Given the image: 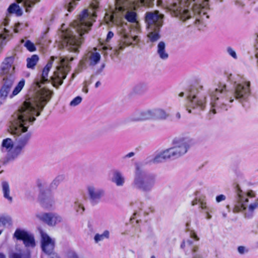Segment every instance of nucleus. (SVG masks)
I'll list each match as a JSON object with an SVG mask.
<instances>
[{"mask_svg": "<svg viewBox=\"0 0 258 258\" xmlns=\"http://www.w3.org/2000/svg\"><path fill=\"white\" fill-rule=\"evenodd\" d=\"M51 97L49 90L41 89L36 98L26 99L13 115L14 119L10 130L11 134L15 137V141L28 144L31 134L28 132V128L36 120L35 116L40 115V112Z\"/></svg>", "mask_w": 258, "mask_h": 258, "instance_id": "nucleus-1", "label": "nucleus"}, {"mask_svg": "<svg viewBox=\"0 0 258 258\" xmlns=\"http://www.w3.org/2000/svg\"><path fill=\"white\" fill-rule=\"evenodd\" d=\"M250 82L234 81L231 91L226 90L225 84H220L217 88L210 91L211 109L210 111L216 114L217 111L227 110L231 107V103L234 99L240 103L248 101L251 95Z\"/></svg>", "mask_w": 258, "mask_h": 258, "instance_id": "nucleus-2", "label": "nucleus"}, {"mask_svg": "<svg viewBox=\"0 0 258 258\" xmlns=\"http://www.w3.org/2000/svg\"><path fill=\"white\" fill-rule=\"evenodd\" d=\"M100 0H93L90 8L84 10L78 15L77 19L71 23V29L63 34V45H66L70 52H79L82 43L83 35L87 33L96 17V10L99 8Z\"/></svg>", "mask_w": 258, "mask_h": 258, "instance_id": "nucleus-3", "label": "nucleus"}, {"mask_svg": "<svg viewBox=\"0 0 258 258\" xmlns=\"http://www.w3.org/2000/svg\"><path fill=\"white\" fill-rule=\"evenodd\" d=\"M167 9L172 16L182 21L195 18L194 23L197 25H205L204 22L209 18V0H204L202 3L199 0H176Z\"/></svg>", "mask_w": 258, "mask_h": 258, "instance_id": "nucleus-4", "label": "nucleus"}, {"mask_svg": "<svg viewBox=\"0 0 258 258\" xmlns=\"http://www.w3.org/2000/svg\"><path fill=\"white\" fill-rule=\"evenodd\" d=\"M106 18L108 21L116 26L117 32L120 36L117 44L114 47L115 53L118 54L120 51L123 50L127 46L134 44V42L137 43L138 41V36H132L130 35L131 27L126 23L119 22L117 20L116 14H106Z\"/></svg>", "mask_w": 258, "mask_h": 258, "instance_id": "nucleus-5", "label": "nucleus"}, {"mask_svg": "<svg viewBox=\"0 0 258 258\" xmlns=\"http://www.w3.org/2000/svg\"><path fill=\"white\" fill-rule=\"evenodd\" d=\"M236 196L234 201V213L244 212L245 218H251L254 210L258 208V199L248 204V198L255 197L254 192L250 190L247 192L243 191L238 185L236 187Z\"/></svg>", "mask_w": 258, "mask_h": 258, "instance_id": "nucleus-6", "label": "nucleus"}, {"mask_svg": "<svg viewBox=\"0 0 258 258\" xmlns=\"http://www.w3.org/2000/svg\"><path fill=\"white\" fill-rule=\"evenodd\" d=\"M156 182V175L137 167L132 187L144 192H149L154 188Z\"/></svg>", "mask_w": 258, "mask_h": 258, "instance_id": "nucleus-7", "label": "nucleus"}, {"mask_svg": "<svg viewBox=\"0 0 258 258\" xmlns=\"http://www.w3.org/2000/svg\"><path fill=\"white\" fill-rule=\"evenodd\" d=\"M202 89V86H190L186 94V110L189 113L197 114L205 109L206 105V97L199 98L197 96L199 89Z\"/></svg>", "mask_w": 258, "mask_h": 258, "instance_id": "nucleus-8", "label": "nucleus"}, {"mask_svg": "<svg viewBox=\"0 0 258 258\" xmlns=\"http://www.w3.org/2000/svg\"><path fill=\"white\" fill-rule=\"evenodd\" d=\"M163 15L158 11L147 12L146 14L145 21L148 29L147 36L150 41L154 42L158 40L161 35L160 29L163 25Z\"/></svg>", "mask_w": 258, "mask_h": 258, "instance_id": "nucleus-9", "label": "nucleus"}, {"mask_svg": "<svg viewBox=\"0 0 258 258\" xmlns=\"http://www.w3.org/2000/svg\"><path fill=\"white\" fill-rule=\"evenodd\" d=\"M194 144L192 139L189 137H181L175 139L173 141V147L168 149L172 159L178 158L187 153L188 149Z\"/></svg>", "mask_w": 258, "mask_h": 258, "instance_id": "nucleus-10", "label": "nucleus"}, {"mask_svg": "<svg viewBox=\"0 0 258 258\" xmlns=\"http://www.w3.org/2000/svg\"><path fill=\"white\" fill-rule=\"evenodd\" d=\"M74 57H66L61 58L60 60V65L57 67V70L53 73V76L50 77L53 86L58 88V86L62 85L63 80L65 79L68 72L70 70V62L74 60Z\"/></svg>", "mask_w": 258, "mask_h": 258, "instance_id": "nucleus-11", "label": "nucleus"}, {"mask_svg": "<svg viewBox=\"0 0 258 258\" xmlns=\"http://www.w3.org/2000/svg\"><path fill=\"white\" fill-rule=\"evenodd\" d=\"M41 247L44 253L48 256V258H59L54 251L55 240L50 238L46 233L41 232Z\"/></svg>", "mask_w": 258, "mask_h": 258, "instance_id": "nucleus-12", "label": "nucleus"}, {"mask_svg": "<svg viewBox=\"0 0 258 258\" xmlns=\"http://www.w3.org/2000/svg\"><path fill=\"white\" fill-rule=\"evenodd\" d=\"M13 237L22 241L27 247H34L35 246L34 235L24 229L17 228L13 234Z\"/></svg>", "mask_w": 258, "mask_h": 258, "instance_id": "nucleus-13", "label": "nucleus"}, {"mask_svg": "<svg viewBox=\"0 0 258 258\" xmlns=\"http://www.w3.org/2000/svg\"><path fill=\"white\" fill-rule=\"evenodd\" d=\"M88 199L92 205L98 204L105 195V190L97 186L90 184L86 186Z\"/></svg>", "mask_w": 258, "mask_h": 258, "instance_id": "nucleus-14", "label": "nucleus"}, {"mask_svg": "<svg viewBox=\"0 0 258 258\" xmlns=\"http://www.w3.org/2000/svg\"><path fill=\"white\" fill-rule=\"evenodd\" d=\"M36 217L41 221L51 226H55L62 220L61 217L55 213H41L37 214Z\"/></svg>", "mask_w": 258, "mask_h": 258, "instance_id": "nucleus-15", "label": "nucleus"}, {"mask_svg": "<svg viewBox=\"0 0 258 258\" xmlns=\"http://www.w3.org/2000/svg\"><path fill=\"white\" fill-rule=\"evenodd\" d=\"M15 79L14 75H11L9 77H4L3 85L0 89V104L8 96L13 86Z\"/></svg>", "mask_w": 258, "mask_h": 258, "instance_id": "nucleus-16", "label": "nucleus"}, {"mask_svg": "<svg viewBox=\"0 0 258 258\" xmlns=\"http://www.w3.org/2000/svg\"><path fill=\"white\" fill-rule=\"evenodd\" d=\"M14 58L7 57L2 62L0 67V75H5V77H9L11 75L14 76L15 67L13 66Z\"/></svg>", "mask_w": 258, "mask_h": 258, "instance_id": "nucleus-17", "label": "nucleus"}, {"mask_svg": "<svg viewBox=\"0 0 258 258\" xmlns=\"http://www.w3.org/2000/svg\"><path fill=\"white\" fill-rule=\"evenodd\" d=\"M100 58V54L98 52L89 51L80 61V64L81 67H83L85 64L94 66L99 61Z\"/></svg>", "mask_w": 258, "mask_h": 258, "instance_id": "nucleus-18", "label": "nucleus"}, {"mask_svg": "<svg viewBox=\"0 0 258 258\" xmlns=\"http://www.w3.org/2000/svg\"><path fill=\"white\" fill-rule=\"evenodd\" d=\"M131 121H141L151 119L150 109L137 110L128 117Z\"/></svg>", "mask_w": 258, "mask_h": 258, "instance_id": "nucleus-19", "label": "nucleus"}, {"mask_svg": "<svg viewBox=\"0 0 258 258\" xmlns=\"http://www.w3.org/2000/svg\"><path fill=\"white\" fill-rule=\"evenodd\" d=\"M151 119L165 120L169 114L163 109L156 108L150 109Z\"/></svg>", "mask_w": 258, "mask_h": 258, "instance_id": "nucleus-20", "label": "nucleus"}, {"mask_svg": "<svg viewBox=\"0 0 258 258\" xmlns=\"http://www.w3.org/2000/svg\"><path fill=\"white\" fill-rule=\"evenodd\" d=\"M27 145L14 141L13 150L10 152V156L13 159L18 157L24 151Z\"/></svg>", "mask_w": 258, "mask_h": 258, "instance_id": "nucleus-21", "label": "nucleus"}, {"mask_svg": "<svg viewBox=\"0 0 258 258\" xmlns=\"http://www.w3.org/2000/svg\"><path fill=\"white\" fill-rule=\"evenodd\" d=\"M14 146V142L10 138L4 139L2 143L1 150L3 152L7 153L8 159L9 160H13L10 156V152L13 150Z\"/></svg>", "mask_w": 258, "mask_h": 258, "instance_id": "nucleus-22", "label": "nucleus"}, {"mask_svg": "<svg viewBox=\"0 0 258 258\" xmlns=\"http://www.w3.org/2000/svg\"><path fill=\"white\" fill-rule=\"evenodd\" d=\"M169 159H172V157L170 154H169V151L167 149L157 154L151 161L154 163H159Z\"/></svg>", "mask_w": 258, "mask_h": 258, "instance_id": "nucleus-23", "label": "nucleus"}, {"mask_svg": "<svg viewBox=\"0 0 258 258\" xmlns=\"http://www.w3.org/2000/svg\"><path fill=\"white\" fill-rule=\"evenodd\" d=\"M111 181L117 186H122L125 183V178L120 171L115 170L113 172Z\"/></svg>", "mask_w": 258, "mask_h": 258, "instance_id": "nucleus-24", "label": "nucleus"}, {"mask_svg": "<svg viewBox=\"0 0 258 258\" xmlns=\"http://www.w3.org/2000/svg\"><path fill=\"white\" fill-rule=\"evenodd\" d=\"M54 60V57L51 56L50 60L47 62L46 66L44 68L41 77V83L44 84L48 81V74L52 67L53 61Z\"/></svg>", "mask_w": 258, "mask_h": 258, "instance_id": "nucleus-25", "label": "nucleus"}, {"mask_svg": "<svg viewBox=\"0 0 258 258\" xmlns=\"http://www.w3.org/2000/svg\"><path fill=\"white\" fill-rule=\"evenodd\" d=\"M41 206L46 209H49L54 204V199L51 197H44L43 195H41L39 197Z\"/></svg>", "mask_w": 258, "mask_h": 258, "instance_id": "nucleus-26", "label": "nucleus"}, {"mask_svg": "<svg viewBox=\"0 0 258 258\" xmlns=\"http://www.w3.org/2000/svg\"><path fill=\"white\" fill-rule=\"evenodd\" d=\"M157 53L159 57L163 60H166L168 58V54L165 50V43L164 42H159L157 45Z\"/></svg>", "mask_w": 258, "mask_h": 258, "instance_id": "nucleus-27", "label": "nucleus"}, {"mask_svg": "<svg viewBox=\"0 0 258 258\" xmlns=\"http://www.w3.org/2000/svg\"><path fill=\"white\" fill-rule=\"evenodd\" d=\"M2 186L4 198L10 202H12L13 198L10 196V189L9 183L7 181H3L2 182Z\"/></svg>", "mask_w": 258, "mask_h": 258, "instance_id": "nucleus-28", "label": "nucleus"}, {"mask_svg": "<svg viewBox=\"0 0 258 258\" xmlns=\"http://www.w3.org/2000/svg\"><path fill=\"white\" fill-rule=\"evenodd\" d=\"M40 0H17V3L21 4L22 7L26 9V12L30 11V8H32L36 2Z\"/></svg>", "mask_w": 258, "mask_h": 258, "instance_id": "nucleus-29", "label": "nucleus"}, {"mask_svg": "<svg viewBox=\"0 0 258 258\" xmlns=\"http://www.w3.org/2000/svg\"><path fill=\"white\" fill-rule=\"evenodd\" d=\"M8 11L10 14H15L17 16H21L23 13L22 10L20 8V6L15 3L10 6Z\"/></svg>", "mask_w": 258, "mask_h": 258, "instance_id": "nucleus-30", "label": "nucleus"}, {"mask_svg": "<svg viewBox=\"0 0 258 258\" xmlns=\"http://www.w3.org/2000/svg\"><path fill=\"white\" fill-rule=\"evenodd\" d=\"M27 60V67L29 69H34L35 66L39 60V57L36 54H33L31 57H28Z\"/></svg>", "mask_w": 258, "mask_h": 258, "instance_id": "nucleus-31", "label": "nucleus"}, {"mask_svg": "<svg viewBox=\"0 0 258 258\" xmlns=\"http://www.w3.org/2000/svg\"><path fill=\"white\" fill-rule=\"evenodd\" d=\"M73 208L76 212L79 215H82L85 209L83 203L79 199H77L75 201Z\"/></svg>", "mask_w": 258, "mask_h": 258, "instance_id": "nucleus-32", "label": "nucleus"}, {"mask_svg": "<svg viewBox=\"0 0 258 258\" xmlns=\"http://www.w3.org/2000/svg\"><path fill=\"white\" fill-rule=\"evenodd\" d=\"M109 238V232L108 230H105L102 234L97 233L95 235L94 239L95 243L103 241L104 239Z\"/></svg>", "mask_w": 258, "mask_h": 258, "instance_id": "nucleus-33", "label": "nucleus"}, {"mask_svg": "<svg viewBox=\"0 0 258 258\" xmlns=\"http://www.w3.org/2000/svg\"><path fill=\"white\" fill-rule=\"evenodd\" d=\"M65 176L63 174L57 175L50 184L51 189H55L58 185L64 180Z\"/></svg>", "mask_w": 258, "mask_h": 258, "instance_id": "nucleus-34", "label": "nucleus"}, {"mask_svg": "<svg viewBox=\"0 0 258 258\" xmlns=\"http://www.w3.org/2000/svg\"><path fill=\"white\" fill-rule=\"evenodd\" d=\"M201 208L204 211L206 215V218L208 220H210L212 218V216L210 215V213L213 212V209L211 207H207L206 203L203 202H201L200 203Z\"/></svg>", "mask_w": 258, "mask_h": 258, "instance_id": "nucleus-35", "label": "nucleus"}, {"mask_svg": "<svg viewBox=\"0 0 258 258\" xmlns=\"http://www.w3.org/2000/svg\"><path fill=\"white\" fill-rule=\"evenodd\" d=\"M12 225V220L10 216L8 215H0V225L4 226H11Z\"/></svg>", "mask_w": 258, "mask_h": 258, "instance_id": "nucleus-36", "label": "nucleus"}, {"mask_svg": "<svg viewBox=\"0 0 258 258\" xmlns=\"http://www.w3.org/2000/svg\"><path fill=\"white\" fill-rule=\"evenodd\" d=\"M25 85V80L22 79L17 84V85L15 87L14 89L12 92V94L10 95V97L12 98L13 97L17 95L23 89Z\"/></svg>", "mask_w": 258, "mask_h": 258, "instance_id": "nucleus-37", "label": "nucleus"}, {"mask_svg": "<svg viewBox=\"0 0 258 258\" xmlns=\"http://www.w3.org/2000/svg\"><path fill=\"white\" fill-rule=\"evenodd\" d=\"M115 9L119 12L124 11L126 8V4L125 0H115Z\"/></svg>", "mask_w": 258, "mask_h": 258, "instance_id": "nucleus-38", "label": "nucleus"}, {"mask_svg": "<svg viewBox=\"0 0 258 258\" xmlns=\"http://www.w3.org/2000/svg\"><path fill=\"white\" fill-rule=\"evenodd\" d=\"M137 14L136 12L132 11H127L125 15V19L129 22H137Z\"/></svg>", "mask_w": 258, "mask_h": 258, "instance_id": "nucleus-39", "label": "nucleus"}, {"mask_svg": "<svg viewBox=\"0 0 258 258\" xmlns=\"http://www.w3.org/2000/svg\"><path fill=\"white\" fill-rule=\"evenodd\" d=\"M10 258H30L28 254L22 252H14L12 253Z\"/></svg>", "mask_w": 258, "mask_h": 258, "instance_id": "nucleus-40", "label": "nucleus"}, {"mask_svg": "<svg viewBox=\"0 0 258 258\" xmlns=\"http://www.w3.org/2000/svg\"><path fill=\"white\" fill-rule=\"evenodd\" d=\"M24 46L31 52H33L36 50V47L35 45L30 40H27L24 43Z\"/></svg>", "mask_w": 258, "mask_h": 258, "instance_id": "nucleus-41", "label": "nucleus"}, {"mask_svg": "<svg viewBox=\"0 0 258 258\" xmlns=\"http://www.w3.org/2000/svg\"><path fill=\"white\" fill-rule=\"evenodd\" d=\"M227 52L228 54L230 55L233 59H237L238 57L235 51L231 47H228L227 48Z\"/></svg>", "mask_w": 258, "mask_h": 258, "instance_id": "nucleus-42", "label": "nucleus"}, {"mask_svg": "<svg viewBox=\"0 0 258 258\" xmlns=\"http://www.w3.org/2000/svg\"><path fill=\"white\" fill-rule=\"evenodd\" d=\"M82 100V98L80 96H77L75 97L70 103V105L71 106H76L79 105Z\"/></svg>", "mask_w": 258, "mask_h": 258, "instance_id": "nucleus-43", "label": "nucleus"}, {"mask_svg": "<svg viewBox=\"0 0 258 258\" xmlns=\"http://www.w3.org/2000/svg\"><path fill=\"white\" fill-rule=\"evenodd\" d=\"M134 90L137 93H141L145 90V86L143 84H138L135 87Z\"/></svg>", "mask_w": 258, "mask_h": 258, "instance_id": "nucleus-44", "label": "nucleus"}, {"mask_svg": "<svg viewBox=\"0 0 258 258\" xmlns=\"http://www.w3.org/2000/svg\"><path fill=\"white\" fill-rule=\"evenodd\" d=\"M155 0H140V3L142 5L146 7H151L154 5Z\"/></svg>", "mask_w": 258, "mask_h": 258, "instance_id": "nucleus-45", "label": "nucleus"}, {"mask_svg": "<svg viewBox=\"0 0 258 258\" xmlns=\"http://www.w3.org/2000/svg\"><path fill=\"white\" fill-rule=\"evenodd\" d=\"M9 33L10 31L9 30L7 29L6 28H4V33L0 34V37L3 41L9 37Z\"/></svg>", "mask_w": 258, "mask_h": 258, "instance_id": "nucleus-46", "label": "nucleus"}, {"mask_svg": "<svg viewBox=\"0 0 258 258\" xmlns=\"http://www.w3.org/2000/svg\"><path fill=\"white\" fill-rule=\"evenodd\" d=\"M237 250L238 252L241 254H244L245 253L248 252V249L243 246H238L237 248Z\"/></svg>", "mask_w": 258, "mask_h": 258, "instance_id": "nucleus-47", "label": "nucleus"}, {"mask_svg": "<svg viewBox=\"0 0 258 258\" xmlns=\"http://www.w3.org/2000/svg\"><path fill=\"white\" fill-rule=\"evenodd\" d=\"M68 258H78V255L74 251H69L67 254Z\"/></svg>", "mask_w": 258, "mask_h": 258, "instance_id": "nucleus-48", "label": "nucleus"}, {"mask_svg": "<svg viewBox=\"0 0 258 258\" xmlns=\"http://www.w3.org/2000/svg\"><path fill=\"white\" fill-rule=\"evenodd\" d=\"M225 199L226 196L224 195H220L216 198V200L217 203H220L221 201L225 200Z\"/></svg>", "mask_w": 258, "mask_h": 258, "instance_id": "nucleus-49", "label": "nucleus"}, {"mask_svg": "<svg viewBox=\"0 0 258 258\" xmlns=\"http://www.w3.org/2000/svg\"><path fill=\"white\" fill-rule=\"evenodd\" d=\"M114 34L112 31H109L107 37H106V41L109 42L110 40L113 37Z\"/></svg>", "mask_w": 258, "mask_h": 258, "instance_id": "nucleus-50", "label": "nucleus"}, {"mask_svg": "<svg viewBox=\"0 0 258 258\" xmlns=\"http://www.w3.org/2000/svg\"><path fill=\"white\" fill-rule=\"evenodd\" d=\"M190 236L191 238L195 239L196 240H199V238L197 234L194 231H191L190 233Z\"/></svg>", "mask_w": 258, "mask_h": 258, "instance_id": "nucleus-51", "label": "nucleus"}, {"mask_svg": "<svg viewBox=\"0 0 258 258\" xmlns=\"http://www.w3.org/2000/svg\"><path fill=\"white\" fill-rule=\"evenodd\" d=\"M134 155H135L134 152H130L129 153L127 154L126 155H124L123 157V159L131 158V157H133Z\"/></svg>", "mask_w": 258, "mask_h": 258, "instance_id": "nucleus-52", "label": "nucleus"}, {"mask_svg": "<svg viewBox=\"0 0 258 258\" xmlns=\"http://www.w3.org/2000/svg\"><path fill=\"white\" fill-rule=\"evenodd\" d=\"M88 84H87V82H84V86L82 89V91L85 93H87L88 92V89L87 88Z\"/></svg>", "mask_w": 258, "mask_h": 258, "instance_id": "nucleus-53", "label": "nucleus"}, {"mask_svg": "<svg viewBox=\"0 0 258 258\" xmlns=\"http://www.w3.org/2000/svg\"><path fill=\"white\" fill-rule=\"evenodd\" d=\"M20 25H21V24L19 23L16 24L15 27L14 29V31L15 33H18L19 32L18 28H19V26H20Z\"/></svg>", "mask_w": 258, "mask_h": 258, "instance_id": "nucleus-54", "label": "nucleus"}, {"mask_svg": "<svg viewBox=\"0 0 258 258\" xmlns=\"http://www.w3.org/2000/svg\"><path fill=\"white\" fill-rule=\"evenodd\" d=\"M105 67V64H102L101 66V68L97 71V74H100Z\"/></svg>", "mask_w": 258, "mask_h": 258, "instance_id": "nucleus-55", "label": "nucleus"}, {"mask_svg": "<svg viewBox=\"0 0 258 258\" xmlns=\"http://www.w3.org/2000/svg\"><path fill=\"white\" fill-rule=\"evenodd\" d=\"M198 200L197 199L194 200L191 202V205L195 206L198 204Z\"/></svg>", "mask_w": 258, "mask_h": 258, "instance_id": "nucleus-56", "label": "nucleus"}, {"mask_svg": "<svg viewBox=\"0 0 258 258\" xmlns=\"http://www.w3.org/2000/svg\"><path fill=\"white\" fill-rule=\"evenodd\" d=\"M9 24V20L7 19H6L4 22V25L5 26H6Z\"/></svg>", "mask_w": 258, "mask_h": 258, "instance_id": "nucleus-57", "label": "nucleus"}, {"mask_svg": "<svg viewBox=\"0 0 258 258\" xmlns=\"http://www.w3.org/2000/svg\"><path fill=\"white\" fill-rule=\"evenodd\" d=\"M175 117L177 119H179L180 118V114L179 112H177L175 114Z\"/></svg>", "mask_w": 258, "mask_h": 258, "instance_id": "nucleus-58", "label": "nucleus"}, {"mask_svg": "<svg viewBox=\"0 0 258 258\" xmlns=\"http://www.w3.org/2000/svg\"><path fill=\"white\" fill-rule=\"evenodd\" d=\"M100 85H101V83H100V82L98 81V82H97L96 83V84H95V87H96V88H98V87L99 86H100Z\"/></svg>", "mask_w": 258, "mask_h": 258, "instance_id": "nucleus-59", "label": "nucleus"}, {"mask_svg": "<svg viewBox=\"0 0 258 258\" xmlns=\"http://www.w3.org/2000/svg\"><path fill=\"white\" fill-rule=\"evenodd\" d=\"M0 258H6V256L2 253H0Z\"/></svg>", "mask_w": 258, "mask_h": 258, "instance_id": "nucleus-60", "label": "nucleus"}, {"mask_svg": "<svg viewBox=\"0 0 258 258\" xmlns=\"http://www.w3.org/2000/svg\"><path fill=\"white\" fill-rule=\"evenodd\" d=\"M198 247L197 246H195L193 248H192V251L194 252H196L197 250H198Z\"/></svg>", "mask_w": 258, "mask_h": 258, "instance_id": "nucleus-61", "label": "nucleus"}, {"mask_svg": "<svg viewBox=\"0 0 258 258\" xmlns=\"http://www.w3.org/2000/svg\"><path fill=\"white\" fill-rule=\"evenodd\" d=\"M187 243H188L189 245H191L192 242L191 240H188L187 241Z\"/></svg>", "mask_w": 258, "mask_h": 258, "instance_id": "nucleus-62", "label": "nucleus"}, {"mask_svg": "<svg viewBox=\"0 0 258 258\" xmlns=\"http://www.w3.org/2000/svg\"><path fill=\"white\" fill-rule=\"evenodd\" d=\"M184 93L183 92H181L179 94V96L183 97L184 96Z\"/></svg>", "mask_w": 258, "mask_h": 258, "instance_id": "nucleus-63", "label": "nucleus"}, {"mask_svg": "<svg viewBox=\"0 0 258 258\" xmlns=\"http://www.w3.org/2000/svg\"><path fill=\"white\" fill-rule=\"evenodd\" d=\"M185 246V242L183 241L182 243L181 244V247L183 248Z\"/></svg>", "mask_w": 258, "mask_h": 258, "instance_id": "nucleus-64", "label": "nucleus"}]
</instances>
